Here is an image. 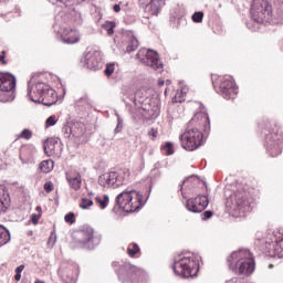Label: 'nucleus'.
<instances>
[{
	"mask_svg": "<svg viewBox=\"0 0 283 283\" xmlns=\"http://www.w3.org/2000/svg\"><path fill=\"white\" fill-rule=\"evenodd\" d=\"M238 275H251L253 271H255V260H253V254L251 251L247 249H241L239 251H234L228 258V263H230V268L233 269Z\"/></svg>",
	"mask_w": 283,
	"mask_h": 283,
	"instance_id": "f257e3e1",
	"label": "nucleus"
},
{
	"mask_svg": "<svg viewBox=\"0 0 283 283\" xmlns=\"http://www.w3.org/2000/svg\"><path fill=\"white\" fill-rule=\"evenodd\" d=\"M115 202L117 207L123 209L126 213H134V211L143 209V207H145V202L147 201L143 200V193H140V191L127 188L117 195Z\"/></svg>",
	"mask_w": 283,
	"mask_h": 283,
	"instance_id": "f03ea898",
	"label": "nucleus"
},
{
	"mask_svg": "<svg viewBox=\"0 0 283 283\" xmlns=\"http://www.w3.org/2000/svg\"><path fill=\"white\" fill-rule=\"evenodd\" d=\"M28 96L33 103H42L46 107L56 103V91L43 82H38L28 87Z\"/></svg>",
	"mask_w": 283,
	"mask_h": 283,
	"instance_id": "7ed1b4c3",
	"label": "nucleus"
},
{
	"mask_svg": "<svg viewBox=\"0 0 283 283\" xmlns=\"http://www.w3.org/2000/svg\"><path fill=\"white\" fill-rule=\"evenodd\" d=\"M116 274L118 276L119 282L122 283H142L145 282L147 274L145 271L132 263H124L119 265L118 262H113L112 268L117 269Z\"/></svg>",
	"mask_w": 283,
	"mask_h": 283,
	"instance_id": "20e7f679",
	"label": "nucleus"
},
{
	"mask_svg": "<svg viewBox=\"0 0 283 283\" xmlns=\"http://www.w3.org/2000/svg\"><path fill=\"white\" fill-rule=\"evenodd\" d=\"M172 271L179 277H196L200 271V264L193 255L181 256L174 261Z\"/></svg>",
	"mask_w": 283,
	"mask_h": 283,
	"instance_id": "39448f33",
	"label": "nucleus"
},
{
	"mask_svg": "<svg viewBox=\"0 0 283 283\" xmlns=\"http://www.w3.org/2000/svg\"><path fill=\"white\" fill-rule=\"evenodd\" d=\"M259 245L265 255H279L283 258V234H269L265 239L259 241Z\"/></svg>",
	"mask_w": 283,
	"mask_h": 283,
	"instance_id": "423d86ee",
	"label": "nucleus"
},
{
	"mask_svg": "<svg viewBox=\"0 0 283 283\" xmlns=\"http://www.w3.org/2000/svg\"><path fill=\"white\" fill-rule=\"evenodd\" d=\"M129 181V170L124 169L122 172L117 174L115 171L105 172L98 177V185L104 189H109L113 187L114 189H118V187H123V185H127Z\"/></svg>",
	"mask_w": 283,
	"mask_h": 283,
	"instance_id": "0eeeda50",
	"label": "nucleus"
},
{
	"mask_svg": "<svg viewBox=\"0 0 283 283\" xmlns=\"http://www.w3.org/2000/svg\"><path fill=\"white\" fill-rule=\"evenodd\" d=\"M179 139L186 151H196L202 146V132H200V128H190L181 134Z\"/></svg>",
	"mask_w": 283,
	"mask_h": 283,
	"instance_id": "6e6552de",
	"label": "nucleus"
},
{
	"mask_svg": "<svg viewBox=\"0 0 283 283\" xmlns=\"http://www.w3.org/2000/svg\"><path fill=\"white\" fill-rule=\"evenodd\" d=\"M96 240L92 227H83L73 233V241L81 249H94Z\"/></svg>",
	"mask_w": 283,
	"mask_h": 283,
	"instance_id": "1a4fd4ad",
	"label": "nucleus"
},
{
	"mask_svg": "<svg viewBox=\"0 0 283 283\" xmlns=\"http://www.w3.org/2000/svg\"><path fill=\"white\" fill-rule=\"evenodd\" d=\"M14 87H17V77L10 73H0V103L12 101Z\"/></svg>",
	"mask_w": 283,
	"mask_h": 283,
	"instance_id": "9d476101",
	"label": "nucleus"
},
{
	"mask_svg": "<svg viewBox=\"0 0 283 283\" xmlns=\"http://www.w3.org/2000/svg\"><path fill=\"white\" fill-rule=\"evenodd\" d=\"M136 57L153 70H163V62L160 61V56L158 52L154 50L140 49L136 55Z\"/></svg>",
	"mask_w": 283,
	"mask_h": 283,
	"instance_id": "9b49d317",
	"label": "nucleus"
},
{
	"mask_svg": "<svg viewBox=\"0 0 283 283\" xmlns=\"http://www.w3.org/2000/svg\"><path fill=\"white\" fill-rule=\"evenodd\" d=\"M227 207H230L232 211H249V197H247V191L239 190L230 196L227 200Z\"/></svg>",
	"mask_w": 283,
	"mask_h": 283,
	"instance_id": "f8f14e48",
	"label": "nucleus"
},
{
	"mask_svg": "<svg viewBox=\"0 0 283 283\" xmlns=\"http://www.w3.org/2000/svg\"><path fill=\"white\" fill-rule=\"evenodd\" d=\"M85 135V124L82 122L69 120L62 127L64 138H83Z\"/></svg>",
	"mask_w": 283,
	"mask_h": 283,
	"instance_id": "ddd939ff",
	"label": "nucleus"
},
{
	"mask_svg": "<svg viewBox=\"0 0 283 283\" xmlns=\"http://www.w3.org/2000/svg\"><path fill=\"white\" fill-rule=\"evenodd\" d=\"M219 94L223 96L227 101L235 98L238 96V86L231 77H223L219 85Z\"/></svg>",
	"mask_w": 283,
	"mask_h": 283,
	"instance_id": "4468645a",
	"label": "nucleus"
},
{
	"mask_svg": "<svg viewBox=\"0 0 283 283\" xmlns=\"http://www.w3.org/2000/svg\"><path fill=\"white\" fill-rule=\"evenodd\" d=\"M207 207H209V198L202 195L188 199L186 203V209L192 213H202Z\"/></svg>",
	"mask_w": 283,
	"mask_h": 283,
	"instance_id": "2eb2a0df",
	"label": "nucleus"
},
{
	"mask_svg": "<svg viewBox=\"0 0 283 283\" xmlns=\"http://www.w3.org/2000/svg\"><path fill=\"white\" fill-rule=\"evenodd\" d=\"M165 0H139V7L150 17H158Z\"/></svg>",
	"mask_w": 283,
	"mask_h": 283,
	"instance_id": "dca6fc26",
	"label": "nucleus"
},
{
	"mask_svg": "<svg viewBox=\"0 0 283 283\" xmlns=\"http://www.w3.org/2000/svg\"><path fill=\"white\" fill-rule=\"evenodd\" d=\"M139 114L143 116L145 120L158 118V116H160V105H158V103L156 102L144 104L139 108Z\"/></svg>",
	"mask_w": 283,
	"mask_h": 283,
	"instance_id": "f3484780",
	"label": "nucleus"
},
{
	"mask_svg": "<svg viewBox=\"0 0 283 283\" xmlns=\"http://www.w3.org/2000/svg\"><path fill=\"white\" fill-rule=\"evenodd\" d=\"M85 65L87 70L97 72L101 70V54L96 51H90L85 54Z\"/></svg>",
	"mask_w": 283,
	"mask_h": 283,
	"instance_id": "a211bd4d",
	"label": "nucleus"
},
{
	"mask_svg": "<svg viewBox=\"0 0 283 283\" xmlns=\"http://www.w3.org/2000/svg\"><path fill=\"white\" fill-rule=\"evenodd\" d=\"M189 123L190 125H195L196 127H199V129L203 127V132H209V128H210L209 115L205 112H199L195 114Z\"/></svg>",
	"mask_w": 283,
	"mask_h": 283,
	"instance_id": "6ab92c4d",
	"label": "nucleus"
},
{
	"mask_svg": "<svg viewBox=\"0 0 283 283\" xmlns=\"http://www.w3.org/2000/svg\"><path fill=\"white\" fill-rule=\"evenodd\" d=\"M265 140L268 145V151L273 158L282 154V146H280V139L275 138V136L273 135H268L265 137Z\"/></svg>",
	"mask_w": 283,
	"mask_h": 283,
	"instance_id": "aec40b11",
	"label": "nucleus"
},
{
	"mask_svg": "<svg viewBox=\"0 0 283 283\" xmlns=\"http://www.w3.org/2000/svg\"><path fill=\"white\" fill-rule=\"evenodd\" d=\"M61 41L69 45L78 43V41H81V33H78L77 30L64 29L61 34Z\"/></svg>",
	"mask_w": 283,
	"mask_h": 283,
	"instance_id": "412c9836",
	"label": "nucleus"
},
{
	"mask_svg": "<svg viewBox=\"0 0 283 283\" xmlns=\"http://www.w3.org/2000/svg\"><path fill=\"white\" fill-rule=\"evenodd\" d=\"M252 19L256 23H264L271 19V6L265 4L259 11H252Z\"/></svg>",
	"mask_w": 283,
	"mask_h": 283,
	"instance_id": "4be33fe9",
	"label": "nucleus"
},
{
	"mask_svg": "<svg viewBox=\"0 0 283 283\" xmlns=\"http://www.w3.org/2000/svg\"><path fill=\"white\" fill-rule=\"evenodd\" d=\"M10 207V192H8V188L6 186L0 185V216L8 211Z\"/></svg>",
	"mask_w": 283,
	"mask_h": 283,
	"instance_id": "5701e85b",
	"label": "nucleus"
},
{
	"mask_svg": "<svg viewBox=\"0 0 283 283\" xmlns=\"http://www.w3.org/2000/svg\"><path fill=\"white\" fill-rule=\"evenodd\" d=\"M34 154H36V147H34V145H24L20 148V160L23 164L30 163Z\"/></svg>",
	"mask_w": 283,
	"mask_h": 283,
	"instance_id": "b1692460",
	"label": "nucleus"
},
{
	"mask_svg": "<svg viewBox=\"0 0 283 283\" xmlns=\"http://www.w3.org/2000/svg\"><path fill=\"white\" fill-rule=\"evenodd\" d=\"M66 180L71 187V189H74V191H78L81 189V185L83 180L81 179V174L73 171L66 174Z\"/></svg>",
	"mask_w": 283,
	"mask_h": 283,
	"instance_id": "393cba45",
	"label": "nucleus"
},
{
	"mask_svg": "<svg viewBox=\"0 0 283 283\" xmlns=\"http://www.w3.org/2000/svg\"><path fill=\"white\" fill-rule=\"evenodd\" d=\"M10 242V231L0 224V247Z\"/></svg>",
	"mask_w": 283,
	"mask_h": 283,
	"instance_id": "a878e982",
	"label": "nucleus"
},
{
	"mask_svg": "<svg viewBox=\"0 0 283 283\" xmlns=\"http://www.w3.org/2000/svg\"><path fill=\"white\" fill-rule=\"evenodd\" d=\"M95 202L99 207V209H107V206L109 205V196H97L95 197Z\"/></svg>",
	"mask_w": 283,
	"mask_h": 283,
	"instance_id": "bb28decb",
	"label": "nucleus"
},
{
	"mask_svg": "<svg viewBox=\"0 0 283 283\" xmlns=\"http://www.w3.org/2000/svg\"><path fill=\"white\" fill-rule=\"evenodd\" d=\"M54 169V161L52 159L43 160L40 164V170L43 171V174H50Z\"/></svg>",
	"mask_w": 283,
	"mask_h": 283,
	"instance_id": "cd10ccee",
	"label": "nucleus"
},
{
	"mask_svg": "<svg viewBox=\"0 0 283 283\" xmlns=\"http://www.w3.org/2000/svg\"><path fill=\"white\" fill-rule=\"evenodd\" d=\"M136 50H138V39H136V36L132 35L130 39L128 40L126 51L134 52Z\"/></svg>",
	"mask_w": 283,
	"mask_h": 283,
	"instance_id": "c85d7f7f",
	"label": "nucleus"
},
{
	"mask_svg": "<svg viewBox=\"0 0 283 283\" xmlns=\"http://www.w3.org/2000/svg\"><path fill=\"white\" fill-rule=\"evenodd\" d=\"M127 253L129 258H135L137 253H140V248L136 243H132L127 248Z\"/></svg>",
	"mask_w": 283,
	"mask_h": 283,
	"instance_id": "c756f323",
	"label": "nucleus"
},
{
	"mask_svg": "<svg viewBox=\"0 0 283 283\" xmlns=\"http://www.w3.org/2000/svg\"><path fill=\"white\" fill-rule=\"evenodd\" d=\"M114 72H116V63H107L106 67L104 70L105 76H107V78H109V76H112V74H114Z\"/></svg>",
	"mask_w": 283,
	"mask_h": 283,
	"instance_id": "7c9ffc66",
	"label": "nucleus"
},
{
	"mask_svg": "<svg viewBox=\"0 0 283 283\" xmlns=\"http://www.w3.org/2000/svg\"><path fill=\"white\" fill-rule=\"evenodd\" d=\"M94 206V201L90 198H82L80 202V209H90V207Z\"/></svg>",
	"mask_w": 283,
	"mask_h": 283,
	"instance_id": "2f4dec72",
	"label": "nucleus"
},
{
	"mask_svg": "<svg viewBox=\"0 0 283 283\" xmlns=\"http://www.w3.org/2000/svg\"><path fill=\"white\" fill-rule=\"evenodd\" d=\"M23 138L24 140H30L32 138V130L25 128L19 135H17V140Z\"/></svg>",
	"mask_w": 283,
	"mask_h": 283,
	"instance_id": "473e14b6",
	"label": "nucleus"
},
{
	"mask_svg": "<svg viewBox=\"0 0 283 283\" xmlns=\"http://www.w3.org/2000/svg\"><path fill=\"white\" fill-rule=\"evenodd\" d=\"M163 151H165L166 156H172L174 154V143L167 142L166 145L161 146Z\"/></svg>",
	"mask_w": 283,
	"mask_h": 283,
	"instance_id": "72a5a7b5",
	"label": "nucleus"
},
{
	"mask_svg": "<svg viewBox=\"0 0 283 283\" xmlns=\"http://www.w3.org/2000/svg\"><path fill=\"white\" fill-rule=\"evenodd\" d=\"M104 30H106L107 34L112 36L114 34V28H116V23L114 22H105L103 25Z\"/></svg>",
	"mask_w": 283,
	"mask_h": 283,
	"instance_id": "f704fd0d",
	"label": "nucleus"
},
{
	"mask_svg": "<svg viewBox=\"0 0 283 283\" xmlns=\"http://www.w3.org/2000/svg\"><path fill=\"white\" fill-rule=\"evenodd\" d=\"M202 19H205V13L202 11H197L192 14L193 23H202Z\"/></svg>",
	"mask_w": 283,
	"mask_h": 283,
	"instance_id": "c9c22d12",
	"label": "nucleus"
},
{
	"mask_svg": "<svg viewBox=\"0 0 283 283\" xmlns=\"http://www.w3.org/2000/svg\"><path fill=\"white\" fill-rule=\"evenodd\" d=\"M172 103H185V93L182 91H177L172 98Z\"/></svg>",
	"mask_w": 283,
	"mask_h": 283,
	"instance_id": "e433bc0d",
	"label": "nucleus"
},
{
	"mask_svg": "<svg viewBox=\"0 0 283 283\" xmlns=\"http://www.w3.org/2000/svg\"><path fill=\"white\" fill-rule=\"evenodd\" d=\"M59 119H56V115H51L46 120H45V127H54L56 125Z\"/></svg>",
	"mask_w": 283,
	"mask_h": 283,
	"instance_id": "4c0bfd02",
	"label": "nucleus"
},
{
	"mask_svg": "<svg viewBox=\"0 0 283 283\" xmlns=\"http://www.w3.org/2000/svg\"><path fill=\"white\" fill-rule=\"evenodd\" d=\"M123 132V118H120L119 115H117V125L114 129V134H120Z\"/></svg>",
	"mask_w": 283,
	"mask_h": 283,
	"instance_id": "58836bf2",
	"label": "nucleus"
},
{
	"mask_svg": "<svg viewBox=\"0 0 283 283\" xmlns=\"http://www.w3.org/2000/svg\"><path fill=\"white\" fill-rule=\"evenodd\" d=\"M44 191H46V193H52V191H54V184L52 181H46L44 184Z\"/></svg>",
	"mask_w": 283,
	"mask_h": 283,
	"instance_id": "ea45409f",
	"label": "nucleus"
},
{
	"mask_svg": "<svg viewBox=\"0 0 283 283\" xmlns=\"http://www.w3.org/2000/svg\"><path fill=\"white\" fill-rule=\"evenodd\" d=\"M65 222H69V224H74L76 220H74V212H70L64 217Z\"/></svg>",
	"mask_w": 283,
	"mask_h": 283,
	"instance_id": "a19ab883",
	"label": "nucleus"
},
{
	"mask_svg": "<svg viewBox=\"0 0 283 283\" xmlns=\"http://www.w3.org/2000/svg\"><path fill=\"white\" fill-rule=\"evenodd\" d=\"M148 136L151 140H156V138H158V130L156 128H150L148 132Z\"/></svg>",
	"mask_w": 283,
	"mask_h": 283,
	"instance_id": "79ce46f5",
	"label": "nucleus"
},
{
	"mask_svg": "<svg viewBox=\"0 0 283 283\" xmlns=\"http://www.w3.org/2000/svg\"><path fill=\"white\" fill-rule=\"evenodd\" d=\"M44 154H46V156H52V154H54V150L50 148V144H44Z\"/></svg>",
	"mask_w": 283,
	"mask_h": 283,
	"instance_id": "37998d69",
	"label": "nucleus"
},
{
	"mask_svg": "<svg viewBox=\"0 0 283 283\" xmlns=\"http://www.w3.org/2000/svg\"><path fill=\"white\" fill-rule=\"evenodd\" d=\"M202 220H209L213 216V212L211 210L205 211L202 214Z\"/></svg>",
	"mask_w": 283,
	"mask_h": 283,
	"instance_id": "c03bdc74",
	"label": "nucleus"
},
{
	"mask_svg": "<svg viewBox=\"0 0 283 283\" xmlns=\"http://www.w3.org/2000/svg\"><path fill=\"white\" fill-rule=\"evenodd\" d=\"M39 220H41V214H32L31 216V222L33 224H39Z\"/></svg>",
	"mask_w": 283,
	"mask_h": 283,
	"instance_id": "a18cd8bd",
	"label": "nucleus"
},
{
	"mask_svg": "<svg viewBox=\"0 0 283 283\" xmlns=\"http://www.w3.org/2000/svg\"><path fill=\"white\" fill-rule=\"evenodd\" d=\"M0 62H2V65H6L8 62H6V51H2L0 53Z\"/></svg>",
	"mask_w": 283,
	"mask_h": 283,
	"instance_id": "49530a36",
	"label": "nucleus"
},
{
	"mask_svg": "<svg viewBox=\"0 0 283 283\" xmlns=\"http://www.w3.org/2000/svg\"><path fill=\"white\" fill-rule=\"evenodd\" d=\"M23 269H25V265H20L15 269V273H22L23 272Z\"/></svg>",
	"mask_w": 283,
	"mask_h": 283,
	"instance_id": "de8ad7c7",
	"label": "nucleus"
},
{
	"mask_svg": "<svg viewBox=\"0 0 283 283\" xmlns=\"http://www.w3.org/2000/svg\"><path fill=\"white\" fill-rule=\"evenodd\" d=\"M113 10L114 12H120V4H114Z\"/></svg>",
	"mask_w": 283,
	"mask_h": 283,
	"instance_id": "09e8293b",
	"label": "nucleus"
},
{
	"mask_svg": "<svg viewBox=\"0 0 283 283\" xmlns=\"http://www.w3.org/2000/svg\"><path fill=\"white\" fill-rule=\"evenodd\" d=\"M14 280L17 281V282H19V280H21V273H15V275H14Z\"/></svg>",
	"mask_w": 283,
	"mask_h": 283,
	"instance_id": "8fccbe9b",
	"label": "nucleus"
},
{
	"mask_svg": "<svg viewBox=\"0 0 283 283\" xmlns=\"http://www.w3.org/2000/svg\"><path fill=\"white\" fill-rule=\"evenodd\" d=\"M35 211H38V216H41V213H42V208H41V206H38V207L35 208Z\"/></svg>",
	"mask_w": 283,
	"mask_h": 283,
	"instance_id": "3c124183",
	"label": "nucleus"
},
{
	"mask_svg": "<svg viewBox=\"0 0 283 283\" xmlns=\"http://www.w3.org/2000/svg\"><path fill=\"white\" fill-rule=\"evenodd\" d=\"M158 85H160V86L165 85V81L159 80V81H158Z\"/></svg>",
	"mask_w": 283,
	"mask_h": 283,
	"instance_id": "603ef678",
	"label": "nucleus"
},
{
	"mask_svg": "<svg viewBox=\"0 0 283 283\" xmlns=\"http://www.w3.org/2000/svg\"><path fill=\"white\" fill-rule=\"evenodd\" d=\"M90 198H94V192H88Z\"/></svg>",
	"mask_w": 283,
	"mask_h": 283,
	"instance_id": "864d4df0",
	"label": "nucleus"
},
{
	"mask_svg": "<svg viewBox=\"0 0 283 283\" xmlns=\"http://www.w3.org/2000/svg\"><path fill=\"white\" fill-rule=\"evenodd\" d=\"M35 283H45V282L41 280H36Z\"/></svg>",
	"mask_w": 283,
	"mask_h": 283,
	"instance_id": "5fc2aeb1",
	"label": "nucleus"
},
{
	"mask_svg": "<svg viewBox=\"0 0 283 283\" xmlns=\"http://www.w3.org/2000/svg\"><path fill=\"white\" fill-rule=\"evenodd\" d=\"M182 185H185V181H182V184L180 185V191H182Z\"/></svg>",
	"mask_w": 283,
	"mask_h": 283,
	"instance_id": "6e6d98bb",
	"label": "nucleus"
},
{
	"mask_svg": "<svg viewBox=\"0 0 283 283\" xmlns=\"http://www.w3.org/2000/svg\"><path fill=\"white\" fill-rule=\"evenodd\" d=\"M50 242H52V237H50V238H49V242H48V244H50Z\"/></svg>",
	"mask_w": 283,
	"mask_h": 283,
	"instance_id": "4d7b16f0",
	"label": "nucleus"
},
{
	"mask_svg": "<svg viewBox=\"0 0 283 283\" xmlns=\"http://www.w3.org/2000/svg\"><path fill=\"white\" fill-rule=\"evenodd\" d=\"M7 0H0V3H6Z\"/></svg>",
	"mask_w": 283,
	"mask_h": 283,
	"instance_id": "13d9d810",
	"label": "nucleus"
},
{
	"mask_svg": "<svg viewBox=\"0 0 283 283\" xmlns=\"http://www.w3.org/2000/svg\"><path fill=\"white\" fill-rule=\"evenodd\" d=\"M269 269H273V264H270V265H269Z\"/></svg>",
	"mask_w": 283,
	"mask_h": 283,
	"instance_id": "bf43d9fd",
	"label": "nucleus"
}]
</instances>
